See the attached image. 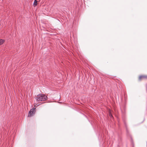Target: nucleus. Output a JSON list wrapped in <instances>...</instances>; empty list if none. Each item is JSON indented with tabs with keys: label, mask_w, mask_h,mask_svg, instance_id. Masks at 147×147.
Instances as JSON below:
<instances>
[{
	"label": "nucleus",
	"mask_w": 147,
	"mask_h": 147,
	"mask_svg": "<svg viewBox=\"0 0 147 147\" xmlns=\"http://www.w3.org/2000/svg\"><path fill=\"white\" fill-rule=\"evenodd\" d=\"M48 98L47 96L43 94H40L37 95L35 98V99L38 101H44L47 100Z\"/></svg>",
	"instance_id": "nucleus-1"
},
{
	"label": "nucleus",
	"mask_w": 147,
	"mask_h": 147,
	"mask_svg": "<svg viewBox=\"0 0 147 147\" xmlns=\"http://www.w3.org/2000/svg\"><path fill=\"white\" fill-rule=\"evenodd\" d=\"M36 111V108H33L28 113V116L31 117L34 114Z\"/></svg>",
	"instance_id": "nucleus-2"
},
{
	"label": "nucleus",
	"mask_w": 147,
	"mask_h": 147,
	"mask_svg": "<svg viewBox=\"0 0 147 147\" xmlns=\"http://www.w3.org/2000/svg\"><path fill=\"white\" fill-rule=\"evenodd\" d=\"M142 78L147 79V76H141L139 77V80H140Z\"/></svg>",
	"instance_id": "nucleus-3"
},
{
	"label": "nucleus",
	"mask_w": 147,
	"mask_h": 147,
	"mask_svg": "<svg viewBox=\"0 0 147 147\" xmlns=\"http://www.w3.org/2000/svg\"><path fill=\"white\" fill-rule=\"evenodd\" d=\"M37 5V1L36 0H35L33 3V5L34 7L36 6Z\"/></svg>",
	"instance_id": "nucleus-4"
},
{
	"label": "nucleus",
	"mask_w": 147,
	"mask_h": 147,
	"mask_svg": "<svg viewBox=\"0 0 147 147\" xmlns=\"http://www.w3.org/2000/svg\"><path fill=\"white\" fill-rule=\"evenodd\" d=\"M5 40L2 39H0V45H2L4 42Z\"/></svg>",
	"instance_id": "nucleus-5"
},
{
	"label": "nucleus",
	"mask_w": 147,
	"mask_h": 147,
	"mask_svg": "<svg viewBox=\"0 0 147 147\" xmlns=\"http://www.w3.org/2000/svg\"><path fill=\"white\" fill-rule=\"evenodd\" d=\"M125 126H126V132H127V135H129V130L127 129V126H126V125L125 123Z\"/></svg>",
	"instance_id": "nucleus-6"
},
{
	"label": "nucleus",
	"mask_w": 147,
	"mask_h": 147,
	"mask_svg": "<svg viewBox=\"0 0 147 147\" xmlns=\"http://www.w3.org/2000/svg\"><path fill=\"white\" fill-rule=\"evenodd\" d=\"M109 116L111 118H113V116L110 113L109 114Z\"/></svg>",
	"instance_id": "nucleus-7"
},
{
	"label": "nucleus",
	"mask_w": 147,
	"mask_h": 147,
	"mask_svg": "<svg viewBox=\"0 0 147 147\" xmlns=\"http://www.w3.org/2000/svg\"><path fill=\"white\" fill-rule=\"evenodd\" d=\"M131 140L132 142L133 143V140H132V139L131 138Z\"/></svg>",
	"instance_id": "nucleus-8"
},
{
	"label": "nucleus",
	"mask_w": 147,
	"mask_h": 147,
	"mask_svg": "<svg viewBox=\"0 0 147 147\" xmlns=\"http://www.w3.org/2000/svg\"><path fill=\"white\" fill-rule=\"evenodd\" d=\"M133 147H134V146H133Z\"/></svg>",
	"instance_id": "nucleus-9"
}]
</instances>
